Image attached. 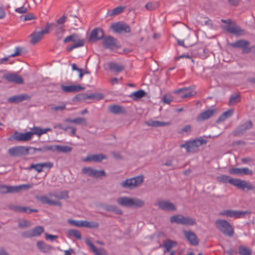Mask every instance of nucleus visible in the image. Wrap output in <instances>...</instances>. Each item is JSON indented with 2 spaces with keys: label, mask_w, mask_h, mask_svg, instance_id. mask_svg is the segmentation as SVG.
Here are the masks:
<instances>
[{
  "label": "nucleus",
  "mask_w": 255,
  "mask_h": 255,
  "mask_svg": "<svg viewBox=\"0 0 255 255\" xmlns=\"http://www.w3.org/2000/svg\"><path fill=\"white\" fill-rule=\"evenodd\" d=\"M117 202L120 205L128 208H140L144 204V201L139 199L126 196L118 198Z\"/></svg>",
  "instance_id": "1"
},
{
  "label": "nucleus",
  "mask_w": 255,
  "mask_h": 255,
  "mask_svg": "<svg viewBox=\"0 0 255 255\" xmlns=\"http://www.w3.org/2000/svg\"><path fill=\"white\" fill-rule=\"evenodd\" d=\"M32 187V184H21L18 186H11L4 185H0V193H14L17 192L20 190L30 188Z\"/></svg>",
  "instance_id": "2"
},
{
  "label": "nucleus",
  "mask_w": 255,
  "mask_h": 255,
  "mask_svg": "<svg viewBox=\"0 0 255 255\" xmlns=\"http://www.w3.org/2000/svg\"><path fill=\"white\" fill-rule=\"evenodd\" d=\"M216 225L218 229L224 235L232 236L234 233L232 226L227 221L223 220H218L216 221Z\"/></svg>",
  "instance_id": "3"
},
{
  "label": "nucleus",
  "mask_w": 255,
  "mask_h": 255,
  "mask_svg": "<svg viewBox=\"0 0 255 255\" xmlns=\"http://www.w3.org/2000/svg\"><path fill=\"white\" fill-rule=\"evenodd\" d=\"M69 42H74V44L69 45L67 47V50L68 51H71L74 48L82 46L84 44L85 41L83 39L79 38L78 35L76 34H72L66 37L64 39V43H67Z\"/></svg>",
  "instance_id": "4"
},
{
  "label": "nucleus",
  "mask_w": 255,
  "mask_h": 255,
  "mask_svg": "<svg viewBox=\"0 0 255 255\" xmlns=\"http://www.w3.org/2000/svg\"><path fill=\"white\" fill-rule=\"evenodd\" d=\"M143 181L142 176H138L135 177L127 179L121 182V186L128 189H132L141 184Z\"/></svg>",
  "instance_id": "5"
},
{
  "label": "nucleus",
  "mask_w": 255,
  "mask_h": 255,
  "mask_svg": "<svg viewBox=\"0 0 255 255\" xmlns=\"http://www.w3.org/2000/svg\"><path fill=\"white\" fill-rule=\"evenodd\" d=\"M170 222L172 223L189 226L193 225L196 223L195 219L189 217H185L181 215H177L171 217Z\"/></svg>",
  "instance_id": "6"
},
{
  "label": "nucleus",
  "mask_w": 255,
  "mask_h": 255,
  "mask_svg": "<svg viewBox=\"0 0 255 255\" xmlns=\"http://www.w3.org/2000/svg\"><path fill=\"white\" fill-rule=\"evenodd\" d=\"M53 194H50L48 196H41L37 197V199L43 204L49 205H56L61 206V204L59 201L56 200Z\"/></svg>",
  "instance_id": "7"
},
{
  "label": "nucleus",
  "mask_w": 255,
  "mask_h": 255,
  "mask_svg": "<svg viewBox=\"0 0 255 255\" xmlns=\"http://www.w3.org/2000/svg\"><path fill=\"white\" fill-rule=\"evenodd\" d=\"M50 27V24H47L44 29H42L39 31L34 32L31 35V42L33 44H35L41 39L44 35L48 33Z\"/></svg>",
  "instance_id": "8"
},
{
  "label": "nucleus",
  "mask_w": 255,
  "mask_h": 255,
  "mask_svg": "<svg viewBox=\"0 0 255 255\" xmlns=\"http://www.w3.org/2000/svg\"><path fill=\"white\" fill-rule=\"evenodd\" d=\"M82 172L88 176L98 178L105 176V172L103 170H98L91 167H84L82 169Z\"/></svg>",
  "instance_id": "9"
},
{
  "label": "nucleus",
  "mask_w": 255,
  "mask_h": 255,
  "mask_svg": "<svg viewBox=\"0 0 255 255\" xmlns=\"http://www.w3.org/2000/svg\"><path fill=\"white\" fill-rule=\"evenodd\" d=\"M28 151V149L22 146H17L11 147L8 149V153L13 156H18L21 155L25 154Z\"/></svg>",
  "instance_id": "10"
},
{
  "label": "nucleus",
  "mask_w": 255,
  "mask_h": 255,
  "mask_svg": "<svg viewBox=\"0 0 255 255\" xmlns=\"http://www.w3.org/2000/svg\"><path fill=\"white\" fill-rule=\"evenodd\" d=\"M111 28L117 33H128L130 32L129 27L126 24L122 23H114L111 26Z\"/></svg>",
  "instance_id": "11"
},
{
  "label": "nucleus",
  "mask_w": 255,
  "mask_h": 255,
  "mask_svg": "<svg viewBox=\"0 0 255 255\" xmlns=\"http://www.w3.org/2000/svg\"><path fill=\"white\" fill-rule=\"evenodd\" d=\"M33 137L32 130L25 133L15 131L13 134V138L18 141H27L31 139Z\"/></svg>",
  "instance_id": "12"
},
{
  "label": "nucleus",
  "mask_w": 255,
  "mask_h": 255,
  "mask_svg": "<svg viewBox=\"0 0 255 255\" xmlns=\"http://www.w3.org/2000/svg\"><path fill=\"white\" fill-rule=\"evenodd\" d=\"M3 78L7 81L15 84H22L23 79L18 75L15 73H8L3 75Z\"/></svg>",
  "instance_id": "13"
},
{
  "label": "nucleus",
  "mask_w": 255,
  "mask_h": 255,
  "mask_svg": "<svg viewBox=\"0 0 255 255\" xmlns=\"http://www.w3.org/2000/svg\"><path fill=\"white\" fill-rule=\"evenodd\" d=\"M225 29L229 32L238 36H241L245 34L244 30L235 23L227 25Z\"/></svg>",
  "instance_id": "14"
},
{
  "label": "nucleus",
  "mask_w": 255,
  "mask_h": 255,
  "mask_svg": "<svg viewBox=\"0 0 255 255\" xmlns=\"http://www.w3.org/2000/svg\"><path fill=\"white\" fill-rule=\"evenodd\" d=\"M156 205L163 210L174 211L176 210L174 205L167 201L159 200L157 202Z\"/></svg>",
  "instance_id": "15"
},
{
  "label": "nucleus",
  "mask_w": 255,
  "mask_h": 255,
  "mask_svg": "<svg viewBox=\"0 0 255 255\" xmlns=\"http://www.w3.org/2000/svg\"><path fill=\"white\" fill-rule=\"evenodd\" d=\"M85 88L78 84L71 85H61V89L65 93L77 92L84 90Z\"/></svg>",
  "instance_id": "16"
},
{
  "label": "nucleus",
  "mask_w": 255,
  "mask_h": 255,
  "mask_svg": "<svg viewBox=\"0 0 255 255\" xmlns=\"http://www.w3.org/2000/svg\"><path fill=\"white\" fill-rule=\"evenodd\" d=\"M104 36L103 31L100 28H95L90 34V40L93 42L102 39Z\"/></svg>",
  "instance_id": "17"
},
{
  "label": "nucleus",
  "mask_w": 255,
  "mask_h": 255,
  "mask_svg": "<svg viewBox=\"0 0 255 255\" xmlns=\"http://www.w3.org/2000/svg\"><path fill=\"white\" fill-rule=\"evenodd\" d=\"M44 232V228L41 226H37L33 229L25 233L24 236L26 237H33L39 236Z\"/></svg>",
  "instance_id": "18"
},
{
  "label": "nucleus",
  "mask_w": 255,
  "mask_h": 255,
  "mask_svg": "<svg viewBox=\"0 0 255 255\" xmlns=\"http://www.w3.org/2000/svg\"><path fill=\"white\" fill-rule=\"evenodd\" d=\"M184 236L190 244L196 246L198 245L199 240L196 235L191 231H184Z\"/></svg>",
  "instance_id": "19"
},
{
  "label": "nucleus",
  "mask_w": 255,
  "mask_h": 255,
  "mask_svg": "<svg viewBox=\"0 0 255 255\" xmlns=\"http://www.w3.org/2000/svg\"><path fill=\"white\" fill-rule=\"evenodd\" d=\"M219 214L228 217L237 218L243 215V213L236 210H228L220 212Z\"/></svg>",
  "instance_id": "20"
},
{
  "label": "nucleus",
  "mask_w": 255,
  "mask_h": 255,
  "mask_svg": "<svg viewBox=\"0 0 255 255\" xmlns=\"http://www.w3.org/2000/svg\"><path fill=\"white\" fill-rule=\"evenodd\" d=\"M106 156L102 154H90L88 155L86 158H83L82 160L83 161H96L100 162L103 159H106Z\"/></svg>",
  "instance_id": "21"
},
{
  "label": "nucleus",
  "mask_w": 255,
  "mask_h": 255,
  "mask_svg": "<svg viewBox=\"0 0 255 255\" xmlns=\"http://www.w3.org/2000/svg\"><path fill=\"white\" fill-rule=\"evenodd\" d=\"M86 244L89 246L92 251L96 255H107L106 251L103 248L97 249L89 239H87L85 241Z\"/></svg>",
  "instance_id": "22"
},
{
  "label": "nucleus",
  "mask_w": 255,
  "mask_h": 255,
  "mask_svg": "<svg viewBox=\"0 0 255 255\" xmlns=\"http://www.w3.org/2000/svg\"><path fill=\"white\" fill-rule=\"evenodd\" d=\"M80 98L83 100H99L103 98V95L101 93H94L89 95L84 94L80 95Z\"/></svg>",
  "instance_id": "23"
},
{
  "label": "nucleus",
  "mask_w": 255,
  "mask_h": 255,
  "mask_svg": "<svg viewBox=\"0 0 255 255\" xmlns=\"http://www.w3.org/2000/svg\"><path fill=\"white\" fill-rule=\"evenodd\" d=\"M176 93H181L180 97L183 98H189L195 94V92L187 89H180L175 91Z\"/></svg>",
  "instance_id": "24"
},
{
  "label": "nucleus",
  "mask_w": 255,
  "mask_h": 255,
  "mask_svg": "<svg viewBox=\"0 0 255 255\" xmlns=\"http://www.w3.org/2000/svg\"><path fill=\"white\" fill-rule=\"evenodd\" d=\"M30 97L26 94L14 96L8 99V101L10 103H19L24 100H28Z\"/></svg>",
  "instance_id": "25"
},
{
  "label": "nucleus",
  "mask_w": 255,
  "mask_h": 255,
  "mask_svg": "<svg viewBox=\"0 0 255 255\" xmlns=\"http://www.w3.org/2000/svg\"><path fill=\"white\" fill-rule=\"evenodd\" d=\"M215 110H208L202 113L197 118L199 122L206 120L213 115Z\"/></svg>",
  "instance_id": "26"
},
{
  "label": "nucleus",
  "mask_w": 255,
  "mask_h": 255,
  "mask_svg": "<svg viewBox=\"0 0 255 255\" xmlns=\"http://www.w3.org/2000/svg\"><path fill=\"white\" fill-rule=\"evenodd\" d=\"M177 245V242L171 240H167L163 242V247L164 248V253H166L169 252L170 250Z\"/></svg>",
  "instance_id": "27"
},
{
  "label": "nucleus",
  "mask_w": 255,
  "mask_h": 255,
  "mask_svg": "<svg viewBox=\"0 0 255 255\" xmlns=\"http://www.w3.org/2000/svg\"><path fill=\"white\" fill-rule=\"evenodd\" d=\"M230 184L244 189L246 188H250L248 184L245 181L234 179L230 180Z\"/></svg>",
  "instance_id": "28"
},
{
  "label": "nucleus",
  "mask_w": 255,
  "mask_h": 255,
  "mask_svg": "<svg viewBox=\"0 0 255 255\" xmlns=\"http://www.w3.org/2000/svg\"><path fill=\"white\" fill-rule=\"evenodd\" d=\"M32 130V135H37L38 136H40L42 134L46 133L48 131H51L50 128H41L38 127H33L30 129Z\"/></svg>",
  "instance_id": "29"
},
{
  "label": "nucleus",
  "mask_w": 255,
  "mask_h": 255,
  "mask_svg": "<svg viewBox=\"0 0 255 255\" xmlns=\"http://www.w3.org/2000/svg\"><path fill=\"white\" fill-rule=\"evenodd\" d=\"M145 95V92L143 90H139L137 91L132 92L130 94L129 97L134 101H136L138 99L142 98Z\"/></svg>",
  "instance_id": "30"
},
{
  "label": "nucleus",
  "mask_w": 255,
  "mask_h": 255,
  "mask_svg": "<svg viewBox=\"0 0 255 255\" xmlns=\"http://www.w3.org/2000/svg\"><path fill=\"white\" fill-rule=\"evenodd\" d=\"M147 124L149 126L160 127L168 126L169 125V123L158 121L150 120L147 122Z\"/></svg>",
  "instance_id": "31"
},
{
  "label": "nucleus",
  "mask_w": 255,
  "mask_h": 255,
  "mask_svg": "<svg viewBox=\"0 0 255 255\" xmlns=\"http://www.w3.org/2000/svg\"><path fill=\"white\" fill-rule=\"evenodd\" d=\"M234 110L232 109L229 110L224 112L218 119L217 122L220 123L222 122L225 121L227 119L230 117L233 114Z\"/></svg>",
  "instance_id": "32"
},
{
  "label": "nucleus",
  "mask_w": 255,
  "mask_h": 255,
  "mask_svg": "<svg viewBox=\"0 0 255 255\" xmlns=\"http://www.w3.org/2000/svg\"><path fill=\"white\" fill-rule=\"evenodd\" d=\"M104 45L107 48H112L115 44V40L112 37H107L104 40Z\"/></svg>",
  "instance_id": "33"
},
{
  "label": "nucleus",
  "mask_w": 255,
  "mask_h": 255,
  "mask_svg": "<svg viewBox=\"0 0 255 255\" xmlns=\"http://www.w3.org/2000/svg\"><path fill=\"white\" fill-rule=\"evenodd\" d=\"M55 35L58 38L60 39L63 36L65 32L64 25H55Z\"/></svg>",
  "instance_id": "34"
},
{
  "label": "nucleus",
  "mask_w": 255,
  "mask_h": 255,
  "mask_svg": "<svg viewBox=\"0 0 255 255\" xmlns=\"http://www.w3.org/2000/svg\"><path fill=\"white\" fill-rule=\"evenodd\" d=\"M231 45L234 47H242L245 48L249 45V42L246 40H240L232 43Z\"/></svg>",
  "instance_id": "35"
},
{
  "label": "nucleus",
  "mask_w": 255,
  "mask_h": 255,
  "mask_svg": "<svg viewBox=\"0 0 255 255\" xmlns=\"http://www.w3.org/2000/svg\"><path fill=\"white\" fill-rule=\"evenodd\" d=\"M55 149L56 150V151L63 153L69 152L72 150V148L70 146L61 145H56Z\"/></svg>",
  "instance_id": "36"
},
{
  "label": "nucleus",
  "mask_w": 255,
  "mask_h": 255,
  "mask_svg": "<svg viewBox=\"0 0 255 255\" xmlns=\"http://www.w3.org/2000/svg\"><path fill=\"white\" fill-rule=\"evenodd\" d=\"M181 148H185L187 152H191L195 149L192 141H187L185 144L180 145Z\"/></svg>",
  "instance_id": "37"
},
{
  "label": "nucleus",
  "mask_w": 255,
  "mask_h": 255,
  "mask_svg": "<svg viewBox=\"0 0 255 255\" xmlns=\"http://www.w3.org/2000/svg\"><path fill=\"white\" fill-rule=\"evenodd\" d=\"M82 227H84L89 228H96L98 227V223L95 222L82 221Z\"/></svg>",
  "instance_id": "38"
},
{
  "label": "nucleus",
  "mask_w": 255,
  "mask_h": 255,
  "mask_svg": "<svg viewBox=\"0 0 255 255\" xmlns=\"http://www.w3.org/2000/svg\"><path fill=\"white\" fill-rule=\"evenodd\" d=\"M68 237L69 238L75 237L77 239H81V236L79 231L76 230H70L68 231Z\"/></svg>",
  "instance_id": "39"
},
{
  "label": "nucleus",
  "mask_w": 255,
  "mask_h": 255,
  "mask_svg": "<svg viewBox=\"0 0 255 255\" xmlns=\"http://www.w3.org/2000/svg\"><path fill=\"white\" fill-rule=\"evenodd\" d=\"M37 246L38 248L43 252H47L50 249V248L49 246L42 242H37Z\"/></svg>",
  "instance_id": "40"
},
{
  "label": "nucleus",
  "mask_w": 255,
  "mask_h": 255,
  "mask_svg": "<svg viewBox=\"0 0 255 255\" xmlns=\"http://www.w3.org/2000/svg\"><path fill=\"white\" fill-rule=\"evenodd\" d=\"M109 68L116 72H120L124 69L123 66L116 63L112 62L110 63Z\"/></svg>",
  "instance_id": "41"
},
{
  "label": "nucleus",
  "mask_w": 255,
  "mask_h": 255,
  "mask_svg": "<svg viewBox=\"0 0 255 255\" xmlns=\"http://www.w3.org/2000/svg\"><path fill=\"white\" fill-rule=\"evenodd\" d=\"M239 252L241 255H250L252 253L251 250L245 246L240 247Z\"/></svg>",
  "instance_id": "42"
},
{
  "label": "nucleus",
  "mask_w": 255,
  "mask_h": 255,
  "mask_svg": "<svg viewBox=\"0 0 255 255\" xmlns=\"http://www.w3.org/2000/svg\"><path fill=\"white\" fill-rule=\"evenodd\" d=\"M21 51V48L20 47H16L15 48V51H14V53L10 54L7 57L3 58L1 59V61H7L9 57H15V56H18V55H19L20 54Z\"/></svg>",
  "instance_id": "43"
},
{
  "label": "nucleus",
  "mask_w": 255,
  "mask_h": 255,
  "mask_svg": "<svg viewBox=\"0 0 255 255\" xmlns=\"http://www.w3.org/2000/svg\"><path fill=\"white\" fill-rule=\"evenodd\" d=\"M109 110L114 114H120L122 112V108L118 105H113L110 107Z\"/></svg>",
  "instance_id": "44"
},
{
  "label": "nucleus",
  "mask_w": 255,
  "mask_h": 255,
  "mask_svg": "<svg viewBox=\"0 0 255 255\" xmlns=\"http://www.w3.org/2000/svg\"><path fill=\"white\" fill-rule=\"evenodd\" d=\"M54 198L56 200L58 201L59 199L66 198L68 197V193L66 191L61 192L53 194Z\"/></svg>",
  "instance_id": "45"
},
{
  "label": "nucleus",
  "mask_w": 255,
  "mask_h": 255,
  "mask_svg": "<svg viewBox=\"0 0 255 255\" xmlns=\"http://www.w3.org/2000/svg\"><path fill=\"white\" fill-rule=\"evenodd\" d=\"M217 179L219 181L223 182V183H230V180L232 179H234V178H230L229 176L223 175L220 176L218 177Z\"/></svg>",
  "instance_id": "46"
},
{
  "label": "nucleus",
  "mask_w": 255,
  "mask_h": 255,
  "mask_svg": "<svg viewBox=\"0 0 255 255\" xmlns=\"http://www.w3.org/2000/svg\"><path fill=\"white\" fill-rule=\"evenodd\" d=\"M158 6V4L157 2H150L147 3L145 6V8L148 10H153L157 8Z\"/></svg>",
  "instance_id": "47"
},
{
  "label": "nucleus",
  "mask_w": 255,
  "mask_h": 255,
  "mask_svg": "<svg viewBox=\"0 0 255 255\" xmlns=\"http://www.w3.org/2000/svg\"><path fill=\"white\" fill-rule=\"evenodd\" d=\"M240 101V96L239 95H236L235 96H232L230 98L229 101V104L230 105H234L237 103L239 102Z\"/></svg>",
  "instance_id": "48"
},
{
  "label": "nucleus",
  "mask_w": 255,
  "mask_h": 255,
  "mask_svg": "<svg viewBox=\"0 0 255 255\" xmlns=\"http://www.w3.org/2000/svg\"><path fill=\"white\" fill-rule=\"evenodd\" d=\"M229 173L232 174L242 175V168H233L229 170Z\"/></svg>",
  "instance_id": "49"
},
{
  "label": "nucleus",
  "mask_w": 255,
  "mask_h": 255,
  "mask_svg": "<svg viewBox=\"0 0 255 255\" xmlns=\"http://www.w3.org/2000/svg\"><path fill=\"white\" fill-rule=\"evenodd\" d=\"M68 222L69 224H72L76 227H82V220L77 221V220H72V219H69L68 220Z\"/></svg>",
  "instance_id": "50"
},
{
  "label": "nucleus",
  "mask_w": 255,
  "mask_h": 255,
  "mask_svg": "<svg viewBox=\"0 0 255 255\" xmlns=\"http://www.w3.org/2000/svg\"><path fill=\"white\" fill-rule=\"evenodd\" d=\"M124 8L122 6H118L114 8L111 12L112 15H117L118 14L124 10Z\"/></svg>",
  "instance_id": "51"
},
{
  "label": "nucleus",
  "mask_w": 255,
  "mask_h": 255,
  "mask_svg": "<svg viewBox=\"0 0 255 255\" xmlns=\"http://www.w3.org/2000/svg\"><path fill=\"white\" fill-rule=\"evenodd\" d=\"M18 225L20 227H25L29 226L31 225L30 221L25 220H20L19 221Z\"/></svg>",
  "instance_id": "52"
},
{
  "label": "nucleus",
  "mask_w": 255,
  "mask_h": 255,
  "mask_svg": "<svg viewBox=\"0 0 255 255\" xmlns=\"http://www.w3.org/2000/svg\"><path fill=\"white\" fill-rule=\"evenodd\" d=\"M31 168H34L38 172H41L42 171V166L41 163H38L36 164H32L30 166Z\"/></svg>",
  "instance_id": "53"
},
{
  "label": "nucleus",
  "mask_w": 255,
  "mask_h": 255,
  "mask_svg": "<svg viewBox=\"0 0 255 255\" xmlns=\"http://www.w3.org/2000/svg\"><path fill=\"white\" fill-rule=\"evenodd\" d=\"M71 123H74L77 124H85L86 121L84 118H78L73 119L72 121H71Z\"/></svg>",
  "instance_id": "54"
},
{
  "label": "nucleus",
  "mask_w": 255,
  "mask_h": 255,
  "mask_svg": "<svg viewBox=\"0 0 255 255\" xmlns=\"http://www.w3.org/2000/svg\"><path fill=\"white\" fill-rule=\"evenodd\" d=\"M192 141L193 143V145L194 146L195 148L201 145L204 143V140L200 139H195Z\"/></svg>",
  "instance_id": "55"
},
{
  "label": "nucleus",
  "mask_w": 255,
  "mask_h": 255,
  "mask_svg": "<svg viewBox=\"0 0 255 255\" xmlns=\"http://www.w3.org/2000/svg\"><path fill=\"white\" fill-rule=\"evenodd\" d=\"M242 175L244 174L252 175L253 174V171L247 167L242 168Z\"/></svg>",
  "instance_id": "56"
},
{
  "label": "nucleus",
  "mask_w": 255,
  "mask_h": 255,
  "mask_svg": "<svg viewBox=\"0 0 255 255\" xmlns=\"http://www.w3.org/2000/svg\"><path fill=\"white\" fill-rule=\"evenodd\" d=\"M17 210L22 212H36V210H29L25 207H19L17 209Z\"/></svg>",
  "instance_id": "57"
},
{
  "label": "nucleus",
  "mask_w": 255,
  "mask_h": 255,
  "mask_svg": "<svg viewBox=\"0 0 255 255\" xmlns=\"http://www.w3.org/2000/svg\"><path fill=\"white\" fill-rule=\"evenodd\" d=\"M66 17L64 15L62 16L58 19L56 25H63V23L66 21Z\"/></svg>",
  "instance_id": "58"
},
{
  "label": "nucleus",
  "mask_w": 255,
  "mask_h": 255,
  "mask_svg": "<svg viewBox=\"0 0 255 255\" xmlns=\"http://www.w3.org/2000/svg\"><path fill=\"white\" fill-rule=\"evenodd\" d=\"M191 131V127L189 125L186 126L184 128H182L181 130V133L186 132L188 133Z\"/></svg>",
  "instance_id": "59"
},
{
  "label": "nucleus",
  "mask_w": 255,
  "mask_h": 255,
  "mask_svg": "<svg viewBox=\"0 0 255 255\" xmlns=\"http://www.w3.org/2000/svg\"><path fill=\"white\" fill-rule=\"evenodd\" d=\"M45 238L47 240H49L51 241H53L54 239L57 238V236L55 235H48L47 234H46Z\"/></svg>",
  "instance_id": "60"
},
{
  "label": "nucleus",
  "mask_w": 255,
  "mask_h": 255,
  "mask_svg": "<svg viewBox=\"0 0 255 255\" xmlns=\"http://www.w3.org/2000/svg\"><path fill=\"white\" fill-rule=\"evenodd\" d=\"M34 15H33V14L29 13V14H28L27 15H25L24 16V20L25 21L30 20L34 19Z\"/></svg>",
  "instance_id": "61"
},
{
  "label": "nucleus",
  "mask_w": 255,
  "mask_h": 255,
  "mask_svg": "<svg viewBox=\"0 0 255 255\" xmlns=\"http://www.w3.org/2000/svg\"><path fill=\"white\" fill-rule=\"evenodd\" d=\"M162 100L164 103L166 104H169L172 101L171 98L170 97L167 96H164L162 98Z\"/></svg>",
  "instance_id": "62"
},
{
  "label": "nucleus",
  "mask_w": 255,
  "mask_h": 255,
  "mask_svg": "<svg viewBox=\"0 0 255 255\" xmlns=\"http://www.w3.org/2000/svg\"><path fill=\"white\" fill-rule=\"evenodd\" d=\"M42 168L47 167L48 168H50L53 166V163L51 162H45V163H41Z\"/></svg>",
  "instance_id": "63"
},
{
  "label": "nucleus",
  "mask_w": 255,
  "mask_h": 255,
  "mask_svg": "<svg viewBox=\"0 0 255 255\" xmlns=\"http://www.w3.org/2000/svg\"><path fill=\"white\" fill-rule=\"evenodd\" d=\"M27 9L25 7H19L15 9V11L19 13H24L26 11Z\"/></svg>",
  "instance_id": "64"
}]
</instances>
